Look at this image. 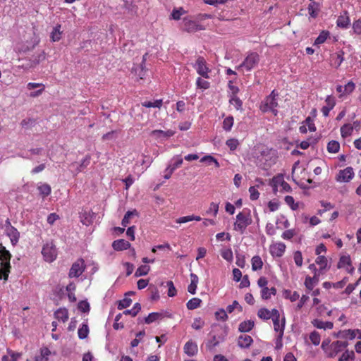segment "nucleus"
Returning a JSON list of instances; mask_svg holds the SVG:
<instances>
[{"mask_svg":"<svg viewBox=\"0 0 361 361\" xmlns=\"http://www.w3.org/2000/svg\"><path fill=\"white\" fill-rule=\"evenodd\" d=\"M11 255L6 250L5 247L1 246L0 250V279L2 278L7 280L10 271V259Z\"/></svg>","mask_w":361,"mask_h":361,"instance_id":"1","label":"nucleus"},{"mask_svg":"<svg viewBox=\"0 0 361 361\" xmlns=\"http://www.w3.org/2000/svg\"><path fill=\"white\" fill-rule=\"evenodd\" d=\"M279 94L273 90L271 93L267 96L265 99L262 102L260 105V109L263 112L271 111L274 115H276L278 111L276 107L278 106L277 97Z\"/></svg>","mask_w":361,"mask_h":361,"instance_id":"2","label":"nucleus"},{"mask_svg":"<svg viewBox=\"0 0 361 361\" xmlns=\"http://www.w3.org/2000/svg\"><path fill=\"white\" fill-rule=\"evenodd\" d=\"M46 59V54L44 51H40L39 53L35 54L32 56V57L29 59H22L19 60V61H22V64L19 65V67H21L25 69H29L36 67L41 62L44 61Z\"/></svg>","mask_w":361,"mask_h":361,"instance_id":"3","label":"nucleus"},{"mask_svg":"<svg viewBox=\"0 0 361 361\" xmlns=\"http://www.w3.org/2000/svg\"><path fill=\"white\" fill-rule=\"evenodd\" d=\"M252 224V219L250 213L244 212H240L236 216V222L234 224V228L236 231H240L241 233L244 232L247 226Z\"/></svg>","mask_w":361,"mask_h":361,"instance_id":"4","label":"nucleus"},{"mask_svg":"<svg viewBox=\"0 0 361 361\" xmlns=\"http://www.w3.org/2000/svg\"><path fill=\"white\" fill-rule=\"evenodd\" d=\"M259 61V55L257 53H250L247 56L243 62L237 67V69L245 68L246 71H250L258 64Z\"/></svg>","mask_w":361,"mask_h":361,"instance_id":"5","label":"nucleus"},{"mask_svg":"<svg viewBox=\"0 0 361 361\" xmlns=\"http://www.w3.org/2000/svg\"><path fill=\"white\" fill-rule=\"evenodd\" d=\"M42 254L47 262H53L57 256L56 246L52 242L46 243L42 247Z\"/></svg>","mask_w":361,"mask_h":361,"instance_id":"6","label":"nucleus"},{"mask_svg":"<svg viewBox=\"0 0 361 361\" xmlns=\"http://www.w3.org/2000/svg\"><path fill=\"white\" fill-rule=\"evenodd\" d=\"M271 317L274 323V330L276 331H280L279 337L281 338L283 335L284 326H285V318L282 319L281 326L279 325L280 314L276 309L271 310Z\"/></svg>","mask_w":361,"mask_h":361,"instance_id":"7","label":"nucleus"},{"mask_svg":"<svg viewBox=\"0 0 361 361\" xmlns=\"http://www.w3.org/2000/svg\"><path fill=\"white\" fill-rule=\"evenodd\" d=\"M267 283H268V281L264 276L260 277L257 281L258 286L259 287L262 288V298L264 300L269 299V295H267L268 291H271V293L273 294V295H275L276 294V289L274 287H272L271 288H267Z\"/></svg>","mask_w":361,"mask_h":361,"instance_id":"8","label":"nucleus"},{"mask_svg":"<svg viewBox=\"0 0 361 361\" xmlns=\"http://www.w3.org/2000/svg\"><path fill=\"white\" fill-rule=\"evenodd\" d=\"M183 30L188 32H194L197 30H204L202 25L197 24L196 22L184 18L183 22Z\"/></svg>","mask_w":361,"mask_h":361,"instance_id":"9","label":"nucleus"},{"mask_svg":"<svg viewBox=\"0 0 361 361\" xmlns=\"http://www.w3.org/2000/svg\"><path fill=\"white\" fill-rule=\"evenodd\" d=\"M83 263L84 261L82 259H78L73 263L68 274L69 277L73 278L80 276L84 271Z\"/></svg>","mask_w":361,"mask_h":361,"instance_id":"10","label":"nucleus"},{"mask_svg":"<svg viewBox=\"0 0 361 361\" xmlns=\"http://www.w3.org/2000/svg\"><path fill=\"white\" fill-rule=\"evenodd\" d=\"M354 172L352 167H347L341 170L337 175L336 180L340 182H348L353 178Z\"/></svg>","mask_w":361,"mask_h":361,"instance_id":"11","label":"nucleus"},{"mask_svg":"<svg viewBox=\"0 0 361 361\" xmlns=\"http://www.w3.org/2000/svg\"><path fill=\"white\" fill-rule=\"evenodd\" d=\"M196 64H197V73L200 75H202V77H204L205 78H209V76H208L209 68L206 66V61L204 59V58L202 56L198 57V59H197V61H196Z\"/></svg>","mask_w":361,"mask_h":361,"instance_id":"12","label":"nucleus"},{"mask_svg":"<svg viewBox=\"0 0 361 361\" xmlns=\"http://www.w3.org/2000/svg\"><path fill=\"white\" fill-rule=\"evenodd\" d=\"M112 247L116 251H122L130 248V243L124 239H119L113 242Z\"/></svg>","mask_w":361,"mask_h":361,"instance_id":"13","label":"nucleus"},{"mask_svg":"<svg viewBox=\"0 0 361 361\" xmlns=\"http://www.w3.org/2000/svg\"><path fill=\"white\" fill-rule=\"evenodd\" d=\"M336 24L337 26L342 28H347L349 26L350 18L347 11H343V13L338 16Z\"/></svg>","mask_w":361,"mask_h":361,"instance_id":"14","label":"nucleus"},{"mask_svg":"<svg viewBox=\"0 0 361 361\" xmlns=\"http://www.w3.org/2000/svg\"><path fill=\"white\" fill-rule=\"evenodd\" d=\"M286 249V245L282 243H277L270 247V252L273 256L281 257Z\"/></svg>","mask_w":361,"mask_h":361,"instance_id":"15","label":"nucleus"},{"mask_svg":"<svg viewBox=\"0 0 361 361\" xmlns=\"http://www.w3.org/2000/svg\"><path fill=\"white\" fill-rule=\"evenodd\" d=\"M252 342L253 339L248 335H240L238 340V344L242 348H249Z\"/></svg>","mask_w":361,"mask_h":361,"instance_id":"16","label":"nucleus"},{"mask_svg":"<svg viewBox=\"0 0 361 361\" xmlns=\"http://www.w3.org/2000/svg\"><path fill=\"white\" fill-rule=\"evenodd\" d=\"M8 236L10 238L13 245H15L18 241L20 233L15 227H9L6 229Z\"/></svg>","mask_w":361,"mask_h":361,"instance_id":"17","label":"nucleus"},{"mask_svg":"<svg viewBox=\"0 0 361 361\" xmlns=\"http://www.w3.org/2000/svg\"><path fill=\"white\" fill-rule=\"evenodd\" d=\"M184 352L189 356H193L197 353V345L192 341H188L184 346Z\"/></svg>","mask_w":361,"mask_h":361,"instance_id":"18","label":"nucleus"},{"mask_svg":"<svg viewBox=\"0 0 361 361\" xmlns=\"http://www.w3.org/2000/svg\"><path fill=\"white\" fill-rule=\"evenodd\" d=\"M319 282V274L314 273L313 277L307 276L305 281V285L309 290H312L314 286Z\"/></svg>","mask_w":361,"mask_h":361,"instance_id":"19","label":"nucleus"},{"mask_svg":"<svg viewBox=\"0 0 361 361\" xmlns=\"http://www.w3.org/2000/svg\"><path fill=\"white\" fill-rule=\"evenodd\" d=\"M312 324L317 329H331L334 326V324L331 322H323L318 319H315L312 322Z\"/></svg>","mask_w":361,"mask_h":361,"instance_id":"20","label":"nucleus"},{"mask_svg":"<svg viewBox=\"0 0 361 361\" xmlns=\"http://www.w3.org/2000/svg\"><path fill=\"white\" fill-rule=\"evenodd\" d=\"M55 318L63 322H66L68 319V312L66 308H59L54 313Z\"/></svg>","mask_w":361,"mask_h":361,"instance_id":"21","label":"nucleus"},{"mask_svg":"<svg viewBox=\"0 0 361 361\" xmlns=\"http://www.w3.org/2000/svg\"><path fill=\"white\" fill-rule=\"evenodd\" d=\"M191 282L188 287V290L191 294H195L197 289V286L198 283V277L196 274L191 273L190 274Z\"/></svg>","mask_w":361,"mask_h":361,"instance_id":"22","label":"nucleus"},{"mask_svg":"<svg viewBox=\"0 0 361 361\" xmlns=\"http://www.w3.org/2000/svg\"><path fill=\"white\" fill-rule=\"evenodd\" d=\"M255 323L252 320L244 321L239 324L238 330L240 332H249L254 327Z\"/></svg>","mask_w":361,"mask_h":361,"instance_id":"23","label":"nucleus"},{"mask_svg":"<svg viewBox=\"0 0 361 361\" xmlns=\"http://www.w3.org/2000/svg\"><path fill=\"white\" fill-rule=\"evenodd\" d=\"M61 25L58 24L54 28L51 32L50 37L53 42H58L61 37L62 31L61 30Z\"/></svg>","mask_w":361,"mask_h":361,"instance_id":"24","label":"nucleus"},{"mask_svg":"<svg viewBox=\"0 0 361 361\" xmlns=\"http://www.w3.org/2000/svg\"><path fill=\"white\" fill-rule=\"evenodd\" d=\"M163 319V314L159 312H152L145 318V322L147 324Z\"/></svg>","mask_w":361,"mask_h":361,"instance_id":"25","label":"nucleus"},{"mask_svg":"<svg viewBox=\"0 0 361 361\" xmlns=\"http://www.w3.org/2000/svg\"><path fill=\"white\" fill-rule=\"evenodd\" d=\"M329 349L328 356L330 357H334L339 352L343 350L341 346L337 345V341L333 342Z\"/></svg>","mask_w":361,"mask_h":361,"instance_id":"26","label":"nucleus"},{"mask_svg":"<svg viewBox=\"0 0 361 361\" xmlns=\"http://www.w3.org/2000/svg\"><path fill=\"white\" fill-rule=\"evenodd\" d=\"M51 351L47 348H43L40 350V355L35 357V361H48Z\"/></svg>","mask_w":361,"mask_h":361,"instance_id":"27","label":"nucleus"},{"mask_svg":"<svg viewBox=\"0 0 361 361\" xmlns=\"http://www.w3.org/2000/svg\"><path fill=\"white\" fill-rule=\"evenodd\" d=\"M39 194L43 197H47L51 192V186L47 183H42L37 187Z\"/></svg>","mask_w":361,"mask_h":361,"instance_id":"28","label":"nucleus"},{"mask_svg":"<svg viewBox=\"0 0 361 361\" xmlns=\"http://www.w3.org/2000/svg\"><path fill=\"white\" fill-rule=\"evenodd\" d=\"M138 212L136 209H134L133 211H128L126 214L124 215L123 219H122L121 224L123 227H126L128 226V224L130 223V219L135 216H137Z\"/></svg>","mask_w":361,"mask_h":361,"instance_id":"29","label":"nucleus"},{"mask_svg":"<svg viewBox=\"0 0 361 361\" xmlns=\"http://www.w3.org/2000/svg\"><path fill=\"white\" fill-rule=\"evenodd\" d=\"M252 269L253 271L259 270L262 268L263 262L261 257L258 255L252 258Z\"/></svg>","mask_w":361,"mask_h":361,"instance_id":"30","label":"nucleus"},{"mask_svg":"<svg viewBox=\"0 0 361 361\" xmlns=\"http://www.w3.org/2000/svg\"><path fill=\"white\" fill-rule=\"evenodd\" d=\"M329 35H330V33L329 31L322 30L320 32L319 35L316 38V39L314 42V45L318 46L321 44H323L326 40V39L328 38Z\"/></svg>","mask_w":361,"mask_h":361,"instance_id":"31","label":"nucleus"},{"mask_svg":"<svg viewBox=\"0 0 361 361\" xmlns=\"http://www.w3.org/2000/svg\"><path fill=\"white\" fill-rule=\"evenodd\" d=\"M202 303V300L197 298H193L190 299L186 304L187 308L190 310H192L198 308Z\"/></svg>","mask_w":361,"mask_h":361,"instance_id":"32","label":"nucleus"},{"mask_svg":"<svg viewBox=\"0 0 361 361\" xmlns=\"http://www.w3.org/2000/svg\"><path fill=\"white\" fill-rule=\"evenodd\" d=\"M309 14L312 18H315L318 16L319 4L313 1L308 6Z\"/></svg>","mask_w":361,"mask_h":361,"instance_id":"33","label":"nucleus"},{"mask_svg":"<svg viewBox=\"0 0 361 361\" xmlns=\"http://www.w3.org/2000/svg\"><path fill=\"white\" fill-rule=\"evenodd\" d=\"M151 135L157 137H169L173 135V132L171 130L163 131L161 130H154L152 131Z\"/></svg>","mask_w":361,"mask_h":361,"instance_id":"34","label":"nucleus"},{"mask_svg":"<svg viewBox=\"0 0 361 361\" xmlns=\"http://www.w3.org/2000/svg\"><path fill=\"white\" fill-rule=\"evenodd\" d=\"M150 270V267L148 266V265H141L140 266L135 273V277H140V276H145L148 274V272Z\"/></svg>","mask_w":361,"mask_h":361,"instance_id":"35","label":"nucleus"},{"mask_svg":"<svg viewBox=\"0 0 361 361\" xmlns=\"http://www.w3.org/2000/svg\"><path fill=\"white\" fill-rule=\"evenodd\" d=\"M257 315L260 319L268 320L271 317V311L267 308H261L258 310Z\"/></svg>","mask_w":361,"mask_h":361,"instance_id":"36","label":"nucleus"},{"mask_svg":"<svg viewBox=\"0 0 361 361\" xmlns=\"http://www.w3.org/2000/svg\"><path fill=\"white\" fill-rule=\"evenodd\" d=\"M340 144L335 140L330 141L327 145V150L330 153H336L339 151Z\"/></svg>","mask_w":361,"mask_h":361,"instance_id":"37","label":"nucleus"},{"mask_svg":"<svg viewBox=\"0 0 361 361\" xmlns=\"http://www.w3.org/2000/svg\"><path fill=\"white\" fill-rule=\"evenodd\" d=\"M355 358V353L353 350L350 351L346 350L341 357L338 359V361H353Z\"/></svg>","mask_w":361,"mask_h":361,"instance_id":"38","label":"nucleus"},{"mask_svg":"<svg viewBox=\"0 0 361 361\" xmlns=\"http://www.w3.org/2000/svg\"><path fill=\"white\" fill-rule=\"evenodd\" d=\"M141 310V305L140 303L137 302L134 305L133 307L131 310H126L123 311V314L127 315L130 314L132 317H135L137 313Z\"/></svg>","mask_w":361,"mask_h":361,"instance_id":"39","label":"nucleus"},{"mask_svg":"<svg viewBox=\"0 0 361 361\" xmlns=\"http://www.w3.org/2000/svg\"><path fill=\"white\" fill-rule=\"evenodd\" d=\"M353 130V127L350 124H345L341 128V133L343 137L350 136Z\"/></svg>","mask_w":361,"mask_h":361,"instance_id":"40","label":"nucleus"},{"mask_svg":"<svg viewBox=\"0 0 361 361\" xmlns=\"http://www.w3.org/2000/svg\"><path fill=\"white\" fill-rule=\"evenodd\" d=\"M145 71H146L145 66L143 64H140L137 67L133 68V72H134L135 74L137 75L140 78V79L144 78Z\"/></svg>","mask_w":361,"mask_h":361,"instance_id":"41","label":"nucleus"},{"mask_svg":"<svg viewBox=\"0 0 361 361\" xmlns=\"http://www.w3.org/2000/svg\"><path fill=\"white\" fill-rule=\"evenodd\" d=\"M78 337L80 339L86 338L89 334V328L87 324H83L78 329Z\"/></svg>","mask_w":361,"mask_h":361,"instance_id":"42","label":"nucleus"},{"mask_svg":"<svg viewBox=\"0 0 361 361\" xmlns=\"http://www.w3.org/2000/svg\"><path fill=\"white\" fill-rule=\"evenodd\" d=\"M283 296L286 298H289L290 300V301H292V302L296 301L300 298V295L298 292L294 291L293 293H292L289 290H284Z\"/></svg>","mask_w":361,"mask_h":361,"instance_id":"43","label":"nucleus"},{"mask_svg":"<svg viewBox=\"0 0 361 361\" xmlns=\"http://www.w3.org/2000/svg\"><path fill=\"white\" fill-rule=\"evenodd\" d=\"M233 125V117L228 116L223 121V128L226 131H230Z\"/></svg>","mask_w":361,"mask_h":361,"instance_id":"44","label":"nucleus"},{"mask_svg":"<svg viewBox=\"0 0 361 361\" xmlns=\"http://www.w3.org/2000/svg\"><path fill=\"white\" fill-rule=\"evenodd\" d=\"M343 54L344 52L343 51H340L333 55V58L335 59V66L336 68H338L343 61Z\"/></svg>","mask_w":361,"mask_h":361,"instance_id":"45","label":"nucleus"},{"mask_svg":"<svg viewBox=\"0 0 361 361\" xmlns=\"http://www.w3.org/2000/svg\"><path fill=\"white\" fill-rule=\"evenodd\" d=\"M310 339L312 344H314V345H318L321 340L320 335L317 331H314L310 334Z\"/></svg>","mask_w":361,"mask_h":361,"instance_id":"46","label":"nucleus"},{"mask_svg":"<svg viewBox=\"0 0 361 361\" xmlns=\"http://www.w3.org/2000/svg\"><path fill=\"white\" fill-rule=\"evenodd\" d=\"M230 103L231 104H233L235 108L237 109V110H240L242 109V104H243V102L242 101L238 98L236 96L233 95L231 99H230Z\"/></svg>","mask_w":361,"mask_h":361,"instance_id":"47","label":"nucleus"},{"mask_svg":"<svg viewBox=\"0 0 361 361\" xmlns=\"http://www.w3.org/2000/svg\"><path fill=\"white\" fill-rule=\"evenodd\" d=\"M132 303V300L130 298H125L124 299L120 300L118 305V310H123L129 307Z\"/></svg>","mask_w":361,"mask_h":361,"instance_id":"48","label":"nucleus"},{"mask_svg":"<svg viewBox=\"0 0 361 361\" xmlns=\"http://www.w3.org/2000/svg\"><path fill=\"white\" fill-rule=\"evenodd\" d=\"M78 307L82 312H88L90 311V304L86 300L79 302Z\"/></svg>","mask_w":361,"mask_h":361,"instance_id":"49","label":"nucleus"},{"mask_svg":"<svg viewBox=\"0 0 361 361\" xmlns=\"http://www.w3.org/2000/svg\"><path fill=\"white\" fill-rule=\"evenodd\" d=\"M35 124V120L33 118H25V119H23L20 123V125L22 126V127L25 128H31Z\"/></svg>","mask_w":361,"mask_h":361,"instance_id":"50","label":"nucleus"},{"mask_svg":"<svg viewBox=\"0 0 361 361\" xmlns=\"http://www.w3.org/2000/svg\"><path fill=\"white\" fill-rule=\"evenodd\" d=\"M350 262L351 261L349 256H342L339 259L337 267L340 269L343 267L345 264H350Z\"/></svg>","mask_w":361,"mask_h":361,"instance_id":"51","label":"nucleus"},{"mask_svg":"<svg viewBox=\"0 0 361 361\" xmlns=\"http://www.w3.org/2000/svg\"><path fill=\"white\" fill-rule=\"evenodd\" d=\"M316 263L320 266L321 271L327 266V259L324 256H319L316 259Z\"/></svg>","mask_w":361,"mask_h":361,"instance_id":"52","label":"nucleus"},{"mask_svg":"<svg viewBox=\"0 0 361 361\" xmlns=\"http://www.w3.org/2000/svg\"><path fill=\"white\" fill-rule=\"evenodd\" d=\"M356 336L355 330H345L342 331V336H341V338H347L349 337L350 339H354Z\"/></svg>","mask_w":361,"mask_h":361,"instance_id":"53","label":"nucleus"},{"mask_svg":"<svg viewBox=\"0 0 361 361\" xmlns=\"http://www.w3.org/2000/svg\"><path fill=\"white\" fill-rule=\"evenodd\" d=\"M216 318L218 320L226 321L228 319V315L224 309H220L215 313Z\"/></svg>","mask_w":361,"mask_h":361,"instance_id":"54","label":"nucleus"},{"mask_svg":"<svg viewBox=\"0 0 361 361\" xmlns=\"http://www.w3.org/2000/svg\"><path fill=\"white\" fill-rule=\"evenodd\" d=\"M219 341L216 339V336L215 335L212 336V338L208 341L206 343V347L209 350L212 349L214 347L218 345Z\"/></svg>","mask_w":361,"mask_h":361,"instance_id":"55","label":"nucleus"},{"mask_svg":"<svg viewBox=\"0 0 361 361\" xmlns=\"http://www.w3.org/2000/svg\"><path fill=\"white\" fill-rule=\"evenodd\" d=\"M176 159V161L172 166H169L166 168V171L171 169L173 172L177 168L181 166L183 164V159L180 156H178Z\"/></svg>","mask_w":361,"mask_h":361,"instance_id":"56","label":"nucleus"},{"mask_svg":"<svg viewBox=\"0 0 361 361\" xmlns=\"http://www.w3.org/2000/svg\"><path fill=\"white\" fill-rule=\"evenodd\" d=\"M285 202L288 205L290 206L293 210H296L298 207V204L294 203V199L292 196H286Z\"/></svg>","mask_w":361,"mask_h":361,"instance_id":"57","label":"nucleus"},{"mask_svg":"<svg viewBox=\"0 0 361 361\" xmlns=\"http://www.w3.org/2000/svg\"><path fill=\"white\" fill-rule=\"evenodd\" d=\"M294 261L298 267H301L302 265V256L301 252L296 251L294 252Z\"/></svg>","mask_w":361,"mask_h":361,"instance_id":"58","label":"nucleus"},{"mask_svg":"<svg viewBox=\"0 0 361 361\" xmlns=\"http://www.w3.org/2000/svg\"><path fill=\"white\" fill-rule=\"evenodd\" d=\"M167 286L169 287L168 290V295L169 297H173L176 294V289L173 285V283L171 281H167Z\"/></svg>","mask_w":361,"mask_h":361,"instance_id":"59","label":"nucleus"},{"mask_svg":"<svg viewBox=\"0 0 361 361\" xmlns=\"http://www.w3.org/2000/svg\"><path fill=\"white\" fill-rule=\"evenodd\" d=\"M222 257L230 262L233 259V252L231 249H227L221 251Z\"/></svg>","mask_w":361,"mask_h":361,"instance_id":"60","label":"nucleus"},{"mask_svg":"<svg viewBox=\"0 0 361 361\" xmlns=\"http://www.w3.org/2000/svg\"><path fill=\"white\" fill-rule=\"evenodd\" d=\"M355 89V84L353 82H348L344 87H343V94H350Z\"/></svg>","mask_w":361,"mask_h":361,"instance_id":"61","label":"nucleus"},{"mask_svg":"<svg viewBox=\"0 0 361 361\" xmlns=\"http://www.w3.org/2000/svg\"><path fill=\"white\" fill-rule=\"evenodd\" d=\"M249 192L250 194V199L252 200H256L259 197V192L258 190L255 188V187L252 186L249 188Z\"/></svg>","mask_w":361,"mask_h":361,"instance_id":"62","label":"nucleus"},{"mask_svg":"<svg viewBox=\"0 0 361 361\" xmlns=\"http://www.w3.org/2000/svg\"><path fill=\"white\" fill-rule=\"evenodd\" d=\"M238 141L236 139H229L226 141V145L229 147L231 150H235L238 145Z\"/></svg>","mask_w":361,"mask_h":361,"instance_id":"63","label":"nucleus"},{"mask_svg":"<svg viewBox=\"0 0 361 361\" xmlns=\"http://www.w3.org/2000/svg\"><path fill=\"white\" fill-rule=\"evenodd\" d=\"M354 32L358 35L361 34V20H356L353 25Z\"/></svg>","mask_w":361,"mask_h":361,"instance_id":"64","label":"nucleus"}]
</instances>
